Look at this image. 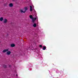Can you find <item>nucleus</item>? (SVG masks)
Returning <instances> with one entry per match:
<instances>
[{
  "label": "nucleus",
  "mask_w": 78,
  "mask_h": 78,
  "mask_svg": "<svg viewBox=\"0 0 78 78\" xmlns=\"http://www.w3.org/2000/svg\"><path fill=\"white\" fill-rule=\"evenodd\" d=\"M9 49V48H8L2 51L3 53H5V52H6V51H8Z\"/></svg>",
  "instance_id": "f257e3e1"
},
{
  "label": "nucleus",
  "mask_w": 78,
  "mask_h": 78,
  "mask_svg": "<svg viewBox=\"0 0 78 78\" xmlns=\"http://www.w3.org/2000/svg\"><path fill=\"white\" fill-rule=\"evenodd\" d=\"M11 52L10 51H8L6 53V54L7 55H11Z\"/></svg>",
  "instance_id": "f03ea898"
},
{
  "label": "nucleus",
  "mask_w": 78,
  "mask_h": 78,
  "mask_svg": "<svg viewBox=\"0 0 78 78\" xmlns=\"http://www.w3.org/2000/svg\"><path fill=\"white\" fill-rule=\"evenodd\" d=\"M36 20V18H32V20L33 23H34V20Z\"/></svg>",
  "instance_id": "7ed1b4c3"
},
{
  "label": "nucleus",
  "mask_w": 78,
  "mask_h": 78,
  "mask_svg": "<svg viewBox=\"0 0 78 78\" xmlns=\"http://www.w3.org/2000/svg\"><path fill=\"white\" fill-rule=\"evenodd\" d=\"M9 7H12L13 6V4L12 3H10L9 4Z\"/></svg>",
  "instance_id": "20e7f679"
},
{
  "label": "nucleus",
  "mask_w": 78,
  "mask_h": 78,
  "mask_svg": "<svg viewBox=\"0 0 78 78\" xmlns=\"http://www.w3.org/2000/svg\"><path fill=\"white\" fill-rule=\"evenodd\" d=\"M11 47H15V44H11Z\"/></svg>",
  "instance_id": "39448f33"
},
{
  "label": "nucleus",
  "mask_w": 78,
  "mask_h": 78,
  "mask_svg": "<svg viewBox=\"0 0 78 78\" xmlns=\"http://www.w3.org/2000/svg\"><path fill=\"white\" fill-rule=\"evenodd\" d=\"M7 19H5L4 20V23H6V22H7Z\"/></svg>",
  "instance_id": "423d86ee"
},
{
  "label": "nucleus",
  "mask_w": 78,
  "mask_h": 78,
  "mask_svg": "<svg viewBox=\"0 0 78 78\" xmlns=\"http://www.w3.org/2000/svg\"><path fill=\"white\" fill-rule=\"evenodd\" d=\"M20 12H23V13H25V12H26V11H23V10H20Z\"/></svg>",
  "instance_id": "0eeeda50"
},
{
  "label": "nucleus",
  "mask_w": 78,
  "mask_h": 78,
  "mask_svg": "<svg viewBox=\"0 0 78 78\" xmlns=\"http://www.w3.org/2000/svg\"><path fill=\"white\" fill-rule=\"evenodd\" d=\"M46 46H44L43 47V50H46Z\"/></svg>",
  "instance_id": "6e6552de"
},
{
  "label": "nucleus",
  "mask_w": 78,
  "mask_h": 78,
  "mask_svg": "<svg viewBox=\"0 0 78 78\" xmlns=\"http://www.w3.org/2000/svg\"><path fill=\"white\" fill-rule=\"evenodd\" d=\"M3 17H2L0 18V21H3Z\"/></svg>",
  "instance_id": "1a4fd4ad"
},
{
  "label": "nucleus",
  "mask_w": 78,
  "mask_h": 78,
  "mask_svg": "<svg viewBox=\"0 0 78 78\" xmlns=\"http://www.w3.org/2000/svg\"><path fill=\"white\" fill-rule=\"evenodd\" d=\"M30 11H33V10L32 9V6H30Z\"/></svg>",
  "instance_id": "9d476101"
},
{
  "label": "nucleus",
  "mask_w": 78,
  "mask_h": 78,
  "mask_svg": "<svg viewBox=\"0 0 78 78\" xmlns=\"http://www.w3.org/2000/svg\"><path fill=\"white\" fill-rule=\"evenodd\" d=\"M36 23H34V24L33 25V26L34 27H36Z\"/></svg>",
  "instance_id": "9b49d317"
},
{
  "label": "nucleus",
  "mask_w": 78,
  "mask_h": 78,
  "mask_svg": "<svg viewBox=\"0 0 78 78\" xmlns=\"http://www.w3.org/2000/svg\"><path fill=\"white\" fill-rule=\"evenodd\" d=\"M30 19H33V16L30 15Z\"/></svg>",
  "instance_id": "f8f14e48"
},
{
  "label": "nucleus",
  "mask_w": 78,
  "mask_h": 78,
  "mask_svg": "<svg viewBox=\"0 0 78 78\" xmlns=\"http://www.w3.org/2000/svg\"><path fill=\"white\" fill-rule=\"evenodd\" d=\"M3 67H5V68H6L7 67L6 65H4Z\"/></svg>",
  "instance_id": "ddd939ff"
},
{
  "label": "nucleus",
  "mask_w": 78,
  "mask_h": 78,
  "mask_svg": "<svg viewBox=\"0 0 78 78\" xmlns=\"http://www.w3.org/2000/svg\"><path fill=\"white\" fill-rule=\"evenodd\" d=\"M39 47H41H41H42V45H40Z\"/></svg>",
  "instance_id": "4468645a"
},
{
  "label": "nucleus",
  "mask_w": 78,
  "mask_h": 78,
  "mask_svg": "<svg viewBox=\"0 0 78 78\" xmlns=\"http://www.w3.org/2000/svg\"><path fill=\"white\" fill-rule=\"evenodd\" d=\"M25 11H27V7H26L25 8Z\"/></svg>",
  "instance_id": "2eb2a0df"
},
{
  "label": "nucleus",
  "mask_w": 78,
  "mask_h": 78,
  "mask_svg": "<svg viewBox=\"0 0 78 78\" xmlns=\"http://www.w3.org/2000/svg\"><path fill=\"white\" fill-rule=\"evenodd\" d=\"M13 2H15L16 0H13Z\"/></svg>",
  "instance_id": "dca6fc26"
},
{
  "label": "nucleus",
  "mask_w": 78,
  "mask_h": 78,
  "mask_svg": "<svg viewBox=\"0 0 78 78\" xmlns=\"http://www.w3.org/2000/svg\"><path fill=\"white\" fill-rule=\"evenodd\" d=\"M16 75L17 76H18L17 74H16Z\"/></svg>",
  "instance_id": "f3484780"
}]
</instances>
